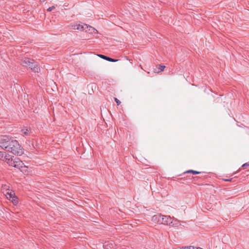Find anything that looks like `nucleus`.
I'll return each mask as SVG.
<instances>
[{"label": "nucleus", "instance_id": "1", "mask_svg": "<svg viewBox=\"0 0 249 249\" xmlns=\"http://www.w3.org/2000/svg\"><path fill=\"white\" fill-rule=\"evenodd\" d=\"M152 220L160 224L167 225L170 226H173V219L170 216H165L161 214H155L152 216Z\"/></svg>", "mask_w": 249, "mask_h": 249}, {"label": "nucleus", "instance_id": "2", "mask_svg": "<svg viewBox=\"0 0 249 249\" xmlns=\"http://www.w3.org/2000/svg\"><path fill=\"white\" fill-rule=\"evenodd\" d=\"M7 151L17 156H21L24 154L23 148L18 141L14 139L11 141Z\"/></svg>", "mask_w": 249, "mask_h": 249}, {"label": "nucleus", "instance_id": "3", "mask_svg": "<svg viewBox=\"0 0 249 249\" xmlns=\"http://www.w3.org/2000/svg\"><path fill=\"white\" fill-rule=\"evenodd\" d=\"M15 157H1L0 160L6 161L10 166H13L15 168L20 169L23 167V163L22 161L18 158Z\"/></svg>", "mask_w": 249, "mask_h": 249}, {"label": "nucleus", "instance_id": "4", "mask_svg": "<svg viewBox=\"0 0 249 249\" xmlns=\"http://www.w3.org/2000/svg\"><path fill=\"white\" fill-rule=\"evenodd\" d=\"M12 140L13 139L8 136L1 137L0 138V147L7 151Z\"/></svg>", "mask_w": 249, "mask_h": 249}, {"label": "nucleus", "instance_id": "5", "mask_svg": "<svg viewBox=\"0 0 249 249\" xmlns=\"http://www.w3.org/2000/svg\"><path fill=\"white\" fill-rule=\"evenodd\" d=\"M70 28L73 30H77L81 31H85V24L80 23H71L70 25Z\"/></svg>", "mask_w": 249, "mask_h": 249}, {"label": "nucleus", "instance_id": "6", "mask_svg": "<svg viewBox=\"0 0 249 249\" xmlns=\"http://www.w3.org/2000/svg\"><path fill=\"white\" fill-rule=\"evenodd\" d=\"M134 159H135V161L138 164H142L145 166L149 165L150 161L146 159L144 157H139V158L136 157H133Z\"/></svg>", "mask_w": 249, "mask_h": 249}, {"label": "nucleus", "instance_id": "7", "mask_svg": "<svg viewBox=\"0 0 249 249\" xmlns=\"http://www.w3.org/2000/svg\"><path fill=\"white\" fill-rule=\"evenodd\" d=\"M85 25L86 27H85L84 31L86 32H89L91 34H97L98 33V31L93 27L87 24H85Z\"/></svg>", "mask_w": 249, "mask_h": 249}, {"label": "nucleus", "instance_id": "8", "mask_svg": "<svg viewBox=\"0 0 249 249\" xmlns=\"http://www.w3.org/2000/svg\"><path fill=\"white\" fill-rule=\"evenodd\" d=\"M34 72H39L40 71V68L38 67V65L36 62L33 61V63H31V65L29 67Z\"/></svg>", "mask_w": 249, "mask_h": 249}, {"label": "nucleus", "instance_id": "9", "mask_svg": "<svg viewBox=\"0 0 249 249\" xmlns=\"http://www.w3.org/2000/svg\"><path fill=\"white\" fill-rule=\"evenodd\" d=\"M34 60L29 59L28 58H25L22 61V65L23 66L29 67L31 63H33Z\"/></svg>", "mask_w": 249, "mask_h": 249}, {"label": "nucleus", "instance_id": "10", "mask_svg": "<svg viewBox=\"0 0 249 249\" xmlns=\"http://www.w3.org/2000/svg\"><path fill=\"white\" fill-rule=\"evenodd\" d=\"M98 56L105 59V60H107L108 61H110V62H116L118 61V60L117 59H112L111 58H110V57H107L105 55H102V54H100V55H98Z\"/></svg>", "mask_w": 249, "mask_h": 249}, {"label": "nucleus", "instance_id": "11", "mask_svg": "<svg viewBox=\"0 0 249 249\" xmlns=\"http://www.w3.org/2000/svg\"><path fill=\"white\" fill-rule=\"evenodd\" d=\"M165 68V66L164 65H160L158 66V70L155 69L154 70V72L155 73H159L163 71L164 69Z\"/></svg>", "mask_w": 249, "mask_h": 249}, {"label": "nucleus", "instance_id": "12", "mask_svg": "<svg viewBox=\"0 0 249 249\" xmlns=\"http://www.w3.org/2000/svg\"><path fill=\"white\" fill-rule=\"evenodd\" d=\"M201 173V172H198V171H195L193 170H187L186 172H184L183 174H185L186 173H192L194 175H196V174H200Z\"/></svg>", "mask_w": 249, "mask_h": 249}, {"label": "nucleus", "instance_id": "13", "mask_svg": "<svg viewBox=\"0 0 249 249\" xmlns=\"http://www.w3.org/2000/svg\"><path fill=\"white\" fill-rule=\"evenodd\" d=\"M13 204L15 205H16L18 204V198L16 196H14V197H13L10 200Z\"/></svg>", "mask_w": 249, "mask_h": 249}, {"label": "nucleus", "instance_id": "14", "mask_svg": "<svg viewBox=\"0 0 249 249\" xmlns=\"http://www.w3.org/2000/svg\"><path fill=\"white\" fill-rule=\"evenodd\" d=\"M14 196H15V194L14 193V192H11L10 193H7V194H6V196H7V197L9 199V200H11V199L12 198H13V197H14Z\"/></svg>", "mask_w": 249, "mask_h": 249}, {"label": "nucleus", "instance_id": "15", "mask_svg": "<svg viewBox=\"0 0 249 249\" xmlns=\"http://www.w3.org/2000/svg\"><path fill=\"white\" fill-rule=\"evenodd\" d=\"M22 131L25 135L28 136L30 134V131L27 129H22Z\"/></svg>", "mask_w": 249, "mask_h": 249}, {"label": "nucleus", "instance_id": "16", "mask_svg": "<svg viewBox=\"0 0 249 249\" xmlns=\"http://www.w3.org/2000/svg\"><path fill=\"white\" fill-rule=\"evenodd\" d=\"M248 166H249V162H247L243 164L242 165L241 168L243 169H247Z\"/></svg>", "mask_w": 249, "mask_h": 249}, {"label": "nucleus", "instance_id": "17", "mask_svg": "<svg viewBox=\"0 0 249 249\" xmlns=\"http://www.w3.org/2000/svg\"><path fill=\"white\" fill-rule=\"evenodd\" d=\"M55 8V7L54 6H53L49 7L47 9V11L49 12H51Z\"/></svg>", "mask_w": 249, "mask_h": 249}, {"label": "nucleus", "instance_id": "18", "mask_svg": "<svg viewBox=\"0 0 249 249\" xmlns=\"http://www.w3.org/2000/svg\"><path fill=\"white\" fill-rule=\"evenodd\" d=\"M114 100H115L116 104H117V105H120L121 102L117 98H115Z\"/></svg>", "mask_w": 249, "mask_h": 249}, {"label": "nucleus", "instance_id": "19", "mask_svg": "<svg viewBox=\"0 0 249 249\" xmlns=\"http://www.w3.org/2000/svg\"><path fill=\"white\" fill-rule=\"evenodd\" d=\"M232 178H229V179H224L223 180L225 181H231L232 180Z\"/></svg>", "mask_w": 249, "mask_h": 249}, {"label": "nucleus", "instance_id": "20", "mask_svg": "<svg viewBox=\"0 0 249 249\" xmlns=\"http://www.w3.org/2000/svg\"><path fill=\"white\" fill-rule=\"evenodd\" d=\"M196 247H195L194 246H190L189 247V249H196Z\"/></svg>", "mask_w": 249, "mask_h": 249}, {"label": "nucleus", "instance_id": "21", "mask_svg": "<svg viewBox=\"0 0 249 249\" xmlns=\"http://www.w3.org/2000/svg\"><path fill=\"white\" fill-rule=\"evenodd\" d=\"M107 246H108V245H107V244H105V245H104V247L105 248H106V249H108V248H107Z\"/></svg>", "mask_w": 249, "mask_h": 249}, {"label": "nucleus", "instance_id": "22", "mask_svg": "<svg viewBox=\"0 0 249 249\" xmlns=\"http://www.w3.org/2000/svg\"><path fill=\"white\" fill-rule=\"evenodd\" d=\"M3 187L4 189H7V186H6V185H5Z\"/></svg>", "mask_w": 249, "mask_h": 249}, {"label": "nucleus", "instance_id": "23", "mask_svg": "<svg viewBox=\"0 0 249 249\" xmlns=\"http://www.w3.org/2000/svg\"><path fill=\"white\" fill-rule=\"evenodd\" d=\"M42 2H44L46 0H40Z\"/></svg>", "mask_w": 249, "mask_h": 249}, {"label": "nucleus", "instance_id": "24", "mask_svg": "<svg viewBox=\"0 0 249 249\" xmlns=\"http://www.w3.org/2000/svg\"><path fill=\"white\" fill-rule=\"evenodd\" d=\"M240 170H241V169H240V168H239V170L237 171V172H239V171H240Z\"/></svg>", "mask_w": 249, "mask_h": 249}]
</instances>
